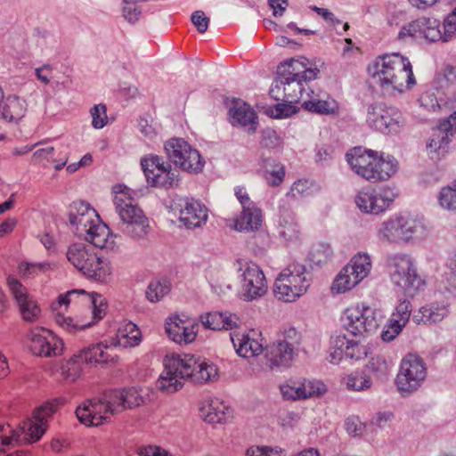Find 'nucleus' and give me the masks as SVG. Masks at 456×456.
Instances as JSON below:
<instances>
[{"instance_id": "nucleus-1", "label": "nucleus", "mask_w": 456, "mask_h": 456, "mask_svg": "<svg viewBox=\"0 0 456 456\" xmlns=\"http://www.w3.org/2000/svg\"><path fill=\"white\" fill-rule=\"evenodd\" d=\"M73 305L79 309L75 317L65 316L61 313L54 315L55 322L64 330L75 333L91 328L102 321L108 309L106 298L97 292H87L84 289H72L58 296L52 307L57 310Z\"/></svg>"}, {"instance_id": "nucleus-2", "label": "nucleus", "mask_w": 456, "mask_h": 456, "mask_svg": "<svg viewBox=\"0 0 456 456\" xmlns=\"http://www.w3.org/2000/svg\"><path fill=\"white\" fill-rule=\"evenodd\" d=\"M308 60L290 59L279 66V78L271 88L270 94L276 101L290 103H303L309 93L305 86L309 81L317 78L320 70L314 65H309Z\"/></svg>"}, {"instance_id": "nucleus-3", "label": "nucleus", "mask_w": 456, "mask_h": 456, "mask_svg": "<svg viewBox=\"0 0 456 456\" xmlns=\"http://www.w3.org/2000/svg\"><path fill=\"white\" fill-rule=\"evenodd\" d=\"M346 158L352 170L370 183L387 182L399 170V162L393 155L363 146L352 148Z\"/></svg>"}, {"instance_id": "nucleus-4", "label": "nucleus", "mask_w": 456, "mask_h": 456, "mask_svg": "<svg viewBox=\"0 0 456 456\" xmlns=\"http://www.w3.org/2000/svg\"><path fill=\"white\" fill-rule=\"evenodd\" d=\"M371 77L381 88L398 93H403L416 84L410 60L399 53L378 56L372 64Z\"/></svg>"}, {"instance_id": "nucleus-5", "label": "nucleus", "mask_w": 456, "mask_h": 456, "mask_svg": "<svg viewBox=\"0 0 456 456\" xmlns=\"http://www.w3.org/2000/svg\"><path fill=\"white\" fill-rule=\"evenodd\" d=\"M114 205L123 225L124 232L132 239L140 240L145 239L151 225L148 217L129 196V189L126 186L116 187Z\"/></svg>"}, {"instance_id": "nucleus-6", "label": "nucleus", "mask_w": 456, "mask_h": 456, "mask_svg": "<svg viewBox=\"0 0 456 456\" xmlns=\"http://www.w3.org/2000/svg\"><path fill=\"white\" fill-rule=\"evenodd\" d=\"M66 258L70 265L88 278L107 282L112 277L110 262L91 251L84 243L70 244L66 251Z\"/></svg>"}, {"instance_id": "nucleus-7", "label": "nucleus", "mask_w": 456, "mask_h": 456, "mask_svg": "<svg viewBox=\"0 0 456 456\" xmlns=\"http://www.w3.org/2000/svg\"><path fill=\"white\" fill-rule=\"evenodd\" d=\"M310 287L305 266L292 262L283 268L275 279L273 292L283 302H295L306 293Z\"/></svg>"}, {"instance_id": "nucleus-8", "label": "nucleus", "mask_w": 456, "mask_h": 456, "mask_svg": "<svg viewBox=\"0 0 456 456\" xmlns=\"http://www.w3.org/2000/svg\"><path fill=\"white\" fill-rule=\"evenodd\" d=\"M320 191V186L313 180L300 178L296 180L290 186L285 195V203L281 207V232L280 234L287 240H291L297 236V224L291 218L289 220L287 207H292L298 203L301 199H307L314 196Z\"/></svg>"}, {"instance_id": "nucleus-9", "label": "nucleus", "mask_w": 456, "mask_h": 456, "mask_svg": "<svg viewBox=\"0 0 456 456\" xmlns=\"http://www.w3.org/2000/svg\"><path fill=\"white\" fill-rule=\"evenodd\" d=\"M390 279L395 286L413 296L425 286L412 259L407 255H395L388 259Z\"/></svg>"}, {"instance_id": "nucleus-10", "label": "nucleus", "mask_w": 456, "mask_h": 456, "mask_svg": "<svg viewBox=\"0 0 456 456\" xmlns=\"http://www.w3.org/2000/svg\"><path fill=\"white\" fill-rule=\"evenodd\" d=\"M427 377V368L423 360L417 354H408L400 363L395 378V385L402 395L417 391Z\"/></svg>"}, {"instance_id": "nucleus-11", "label": "nucleus", "mask_w": 456, "mask_h": 456, "mask_svg": "<svg viewBox=\"0 0 456 456\" xmlns=\"http://www.w3.org/2000/svg\"><path fill=\"white\" fill-rule=\"evenodd\" d=\"M48 428V423L38 421L33 417L24 422L21 428H13L9 424H0V453H4L21 440V434H24V440L28 443L38 441Z\"/></svg>"}, {"instance_id": "nucleus-12", "label": "nucleus", "mask_w": 456, "mask_h": 456, "mask_svg": "<svg viewBox=\"0 0 456 456\" xmlns=\"http://www.w3.org/2000/svg\"><path fill=\"white\" fill-rule=\"evenodd\" d=\"M167 158L183 171L197 174L203 170L205 160L200 152L182 138H172L165 144Z\"/></svg>"}, {"instance_id": "nucleus-13", "label": "nucleus", "mask_w": 456, "mask_h": 456, "mask_svg": "<svg viewBox=\"0 0 456 456\" xmlns=\"http://www.w3.org/2000/svg\"><path fill=\"white\" fill-rule=\"evenodd\" d=\"M343 328L354 337L371 333L378 330L379 320L375 310L366 303L347 307L342 317Z\"/></svg>"}, {"instance_id": "nucleus-14", "label": "nucleus", "mask_w": 456, "mask_h": 456, "mask_svg": "<svg viewBox=\"0 0 456 456\" xmlns=\"http://www.w3.org/2000/svg\"><path fill=\"white\" fill-rule=\"evenodd\" d=\"M26 347L34 356L41 358L58 357L64 353V342L51 330L36 327L26 335Z\"/></svg>"}, {"instance_id": "nucleus-15", "label": "nucleus", "mask_w": 456, "mask_h": 456, "mask_svg": "<svg viewBox=\"0 0 456 456\" xmlns=\"http://www.w3.org/2000/svg\"><path fill=\"white\" fill-rule=\"evenodd\" d=\"M6 284L21 319L28 323L37 322L41 318L42 310L27 287L14 275L6 278Z\"/></svg>"}, {"instance_id": "nucleus-16", "label": "nucleus", "mask_w": 456, "mask_h": 456, "mask_svg": "<svg viewBox=\"0 0 456 456\" xmlns=\"http://www.w3.org/2000/svg\"><path fill=\"white\" fill-rule=\"evenodd\" d=\"M366 122L372 129L391 134L400 130L403 124L401 111L385 103H375L368 107Z\"/></svg>"}, {"instance_id": "nucleus-17", "label": "nucleus", "mask_w": 456, "mask_h": 456, "mask_svg": "<svg viewBox=\"0 0 456 456\" xmlns=\"http://www.w3.org/2000/svg\"><path fill=\"white\" fill-rule=\"evenodd\" d=\"M395 197L396 194L389 186L367 188L357 193L354 202L362 213L379 215L390 207Z\"/></svg>"}, {"instance_id": "nucleus-18", "label": "nucleus", "mask_w": 456, "mask_h": 456, "mask_svg": "<svg viewBox=\"0 0 456 456\" xmlns=\"http://www.w3.org/2000/svg\"><path fill=\"white\" fill-rule=\"evenodd\" d=\"M240 271L242 296L245 300H257L267 293V280L257 264L252 261L240 263Z\"/></svg>"}, {"instance_id": "nucleus-19", "label": "nucleus", "mask_w": 456, "mask_h": 456, "mask_svg": "<svg viewBox=\"0 0 456 456\" xmlns=\"http://www.w3.org/2000/svg\"><path fill=\"white\" fill-rule=\"evenodd\" d=\"M418 220L410 214H401L384 222L379 236L389 242L409 241L419 227Z\"/></svg>"}, {"instance_id": "nucleus-20", "label": "nucleus", "mask_w": 456, "mask_h": 456, "mask_svg": "<svg viewBox=\"0 0 456 456\" xmlns=\"http://www.w3.org/2000/svg\"><path fill=\"white\" fill-rule=\"evenodd\" d=\"M297 355L296 350L276 341L268 348L262 362L252 366V372L256 376H262L282 368H288Z\"/></svg>"}, {"instance_id": "nucleus-21", "label": "nucleus", "mask_w": 456, "mask_h": 456, "mask_svg": "<svg viewBox=\"0 0 456 456\" xmlns=\"http://www.w3.org/2000/svg\"><path fill=\"white\" fill-rule=\"evenodd\" d=\"M147 182L155 187L171 188L178 183L177 175L169 163L159 156L151 155L141 161Z\"/></svg>"}, {"instance_id": "nucleus-22", "label": "nucleus", "mask_w": 456, "mask_h": 456, "mask_svg": "<svg viewBox=\"0 0 456 456\" xmlns=\"http://www.w3.org/2000/svg\"><path fill=\"white\" fill-rule=\"evenodd\" d=\"M165 330L172 341L183 346L191 344L196 339L198 324L188 317L174 314L167 319Z\"/></svg>"}, {"instance_id": "nucleus-23", "label": "nucleus", "mask_w": 456, "mask_h": 456, "mask_svg": "<svg viewBox=\"0 0 456 456\" xmlns=\"http://www.w3.org/2000/svg\"><path fill=\"white\" fill-rule=\"evenodd\" d=\"M78 421L86 427H98L110 421L102 398H94L83 402L76 410Z\"/></svg>"}, {"instance_id": "nucleus-24", "label": "nucleus", "mask_w": 456, "mask_h": 456, "mask_svg": "<svg viewBox=\"0 0 456 456\" xmlns=\"http://www.w3.org/2000/svg\"><path fill=\"white\" fill-rule=\"evenodd\" d=\"M200 418L211 424L225 423L234 415L233 409L217 397H207L199 405Z\"/></svg>"}, {"instance_id": "nucleus-25", "label": "nucleus", "mask_w": 456, "mask_h": 456, "mask_svg": "<svg viewBox=\"0 0 456 456\" xmlns=\"http://www.w3.org/2000/svg\"><path fill=\"white\" fill-rule=\"evenodd\" d=\"M231 339L236 353L241 357L251 358L263 352V339L254 330L232 332Z\"/></svg>"}, {"instance_id": "nucleus-26", "label": "nucleus", "mask_w": 456, "mask_h": 456, "mask_svg": "<svg viewBox=\"0 0 456 456\" xmlns=\"http://www.w3.org/2000/svg\"><path fill=\"white\" fill-rule=\"evenodd\" d=\"M208 218V208L196 199H186L179 211V221L188 229L200 228Z\"/></svg>"}, {"instance_id": "nucleus-27", "label": "nucleus", "mask_w": 456, "mask_h": 456, "mask_svg": "<svg viewBox=\"0 0 456 456\" xmlns=\"http://www.w3.org/2000/svg\"><path fill=\"white\" fill-rule=\"evenodd\" d=\"M99 219L97 212L88 203L83 201L74 203L69 214V224L79 235H84L86 228Z\"/></svg>"}, {"instance_id": "nucleus-28", "label": "nucleus", "mask_w": 456, "mask_h": 456, "mask_svg": "<svg viewBox=\"0 0 456 456\" xmlns=\"http://www.w3.org/2000/svg\"><path fill=\"white\" fill-rule=\"evenodd\" d=\"M330 343L333 349L330 354L332 363L338 362L344 355L348 358L356 359L361 357L362 352L358 341L348 338L343 333L332 336Z\"/></svg>"}, {"instance_id": "nucleus-29", "label": "nucleus", "mask_w": 456, "mask_h": 456, "mask_svg": "<svg viewBox=\"0 0 456 456\" xmlns=\"http://www.w3.org/2000/svg\"><path fill=\"white\" fill-rule=\"evenodd\" d=\"M232 125H240L254 133L256 130L257 117L251 106L244 102L236 101L229 110Z\"/></svg>"}, {"instance_id": "nucleus-30", "label": "nucleus", "mask_w": 456, "mask_h": 456, "mask_svg": "<svg viewBox=\"0 0 456 456\" xmlns=\"http://www.w3.org/2000/svg\"><path fill=\"white\" fill-rule=\"evenodd\" d=\"M86 364L98 365L117 362L118 357L111 354L109 345L100 342L78 350Z\"/></svg>"}, {"instance_id": "nucleus-31", "label": "nucleus", "mask_w": 456, "mask_h": 456, "mask_svg": "<svg viewBox=\"0 0 456 456\" xmlns=\"http://www.w3.org/2000/svg\"><path fill=\"white\" fill-rule=\"evenodd\" d=\"M86 229V232L84 233L85 238L95 247L106 249H114L116 248L114 239L117 236L100 219Z\"/></svg>"}, {"instance_id": "nucleus-32", "label": "nucleus", "mask_w": 456, "mask_h": 456, "mask_svg": "<svg viewBox=\"0 0 456 456\" xmlns=\"http://www.w3.org/2000/svg\"><path fill=\"white\" fill-rule=\"evenodd\" d=\"M263 211L258 205L241 209L240 214L232 220V227L238 232H255L263 224Z\"/></svg>"}, {"instance_id": "nucleus-33", "label": "nucleus", "mask_w": 456, "mask_h": 456, "mask_svg": "<svg viewBox=\"0 0 456 456\" xmlns=\"http://www.w3.org/2000/svg\"><path fill=\"white\" fill-rule=\"evenodd\" d=\"M164 364H167L169 369L182 380L189 379L191 381L193 367L195 365V356L192 354H175L167 355L164 358Z\"/></svg>"}, {"instance_id": "nucleus-34", "label": "nucleus", "mask_w": 456, "mask_h": 456, "mask_svg": "<svg viewBox=\"0 0 456 456\" xmlns=\"http://www.w3.org/2000/svg\"><path fill=\"white\" fill-rule=\"evenodd\" d=\"M301 106L309 112L320 115H337L339 112V105L336 100L330 96L324 100L318 99L312 90L305 94Z\"/></svg>"}, {"instance_id": "nucleus-35", "label": "nucleus", "mask_w": 456, "mask_h": 456, "mask_svg": "<svg viewBox=\"0 0 456 456\" xmlns=\"http://www.w3.org/2000/svg\"><path fill=\"white\" fill-rule=\"evenodd\" d=\"M86 364L80 352L77 350L60 364V379L68 384H74L83 375V365Z\"/></svg>"}, {"instance_id": "nucleus-36", "label": "nucleus", "mask_w": 456, "mask_h": 456, "mask_svg": "<svg viewBox=\"0 0 456 456\" xmlns=\"http://www.w3.org/2000/svg\"><path fill=\"white\" fill-rule=\"evenodd\" d=\"M57 269L58 264L53 261H20L17 265V273L23 280H34L40 275L53 273Z\"/></svg>"}, {"instance_id": "nucleus-37", "label": "nucleus", "mask_w": 456, "mask_h": 456, "mask_svg": "<svg viewBox=\"0 0 456 456\" xmlns=\"http://www.w3.org/2000/svg\"><path fill=\"white\" fill-rule=\"evenodd\" d=\"M142 341V334L138 327L131 322L122 323L111 340L114 346L129 348L138 346Z\"/></svg>"}, {"instance_id": "nucleus-38", "label": "nucleus", "mask_w": 456, "mask_h": 456, "mask_svg": "<svg viewBox=\"0 0 456 456\" xmlns=\"http://www.w3.org/2000/svg\"><path fill=\"white\" fill-rule=\"evenodd\" d=\"M200 321L204 328L212 330H232L237 326V318L229 313L212 312L201 314Z\"/></svg>"}, {"instance_id": "nucleus-39", "label": "nucleus", "mask_w": 456, "mask_h": 456, "mask_svg": "<svg viewBox=\"0 0 456 456\" xmlns=\"http://www.w3.org/2000/svg\"><path fill=\"white\" fill-rule=\"evenodd\" d=\"M26 110L27 105L23 99L10 96L0 106V118L8 122H16L24 117Z\"/></svg>"}, {"instance_id": "nucleus-40", "label": "nucleus", "mask_w": 456, "mask_h": 456, "mask_svg": "<svg viewBox=\"0 0 456 456\" xmlns=\"http://www.w3.org/2000/svg\"><path fill=\"white\" fill-rule=\"evenodd\" d=\"M191 381L196 384H206L214 382L219 378L218 367L208 361L200 360L195 357Z\"/></svg>"}, {"instance_id": "nucleus-41", "label": "nucleus", "mask_w": 456, "mask_h": 456, "mask_svg": "<svg viewBox=\"0 0 456 456\" xmlns=\"http://www.w3.org/2000/svg\"><path fill=\"white\" fill-rule=\"evenodd\" d=\"M362 281L355 273L346 265L335 277L331 290L336 294L346 293L356 287Z\"/></svg>"}, {"instance_id": "nucleus-42", "label": "nucleus", "mask_w": 456, "mask_h": 456, "mask_svg": "<svg viewBox=\"0 0 456 456\" xmlns=\"http://www.w3.org/2000/svg\"><path fill=\"white\" fill-rule=\"evenodd\" d=\"M419 26L420 39L429 42H438L442 38L440 20L434 17H419Z\"/></svg>"}, {"instance_id": "nucleus-43", "label": "nucleus", "mask_w": 456, "mask_h": 456, "mask_svg": "<svg viewBox=\"0 0 456 456\" xmlns=\"http://www.w3.org/2000/svg\"><path fill=\"white\" fill-rule=\"evenodd\" d=\"M183 381L167 364H164V370L157 380V387L162 392L174 393L183 387Z\"/></svg>"}, {"instance_id": "nucleus-44", "label": "nucleus", "mask_w": 456, "mask_h": 456, "mask_svg": "<svg viewBox=\"0 0 456 456\" xmlns=\"http://www.w3.org/2000/svg\"><path fill=\"white\" fill-rule=\"evenodd\" d=\"M286 175L285 167L281 162L267 160L263 171V177L271 187L280 186Z\"/></svg>"}, {"instance_id": "nucleus-45", "label": "nucleus", "mask_w": 456, "mask_h": 456, "mask_svg": "<svg viewBox=\"0 0 456 456\" xmlns=\"http://www.w3.org/2000/svg\"><path fill=\"white\" fill-rule=\"evenodd\" d=\"M65 402L66 400L62 397H56L46 401L34 410L33 418L38 419V421L48 423V419L56 413Z\"/></svg>"}, {"instance_id": "nucleus-46", "label": "nucleus", "mask_w": 456, "mask_h": 456, "mask_svg": "<svg viewBox=\"0 0 456 456\" xmlns=\"http://www.w3.org/2000/svg\"><path fill=\"white\" fill-rule=\"evenodd\" d=\"M450 142L449 136L434 129L427 143V149L430 154L436 155V158L444 157L449 151Z\"/></svg>"}, {"instance_id": "nucleus-47", "label": "nucleus", "mask_w": 456, "mask_h": 456, "mask_svg": "<svg viewBox=\"0 0 456 456\" xmlns=\"http://www.w3.org/2000/svg\"><path fill=\"white\" fill-rule=\"evenodd\" d=\"M346 265L361 281L370 274L372 266L370 257L366 253L354 255Z\"/></svg>"}, {"instance_id": "nucleus-48", "label": "nucleus", "mask_w": 456, "mask_h": 456, "mask_svg": "<svg viewBox=\"0 0 456 456\" xmlns=\"http://www.w3.org/2000/svg\"><path fill=\"white\" fill-rule=\"evenodd\" d=\"M437 202L444 210L456 211V179L440 189Z\"/></svg>"}, {"instance_id": "nucleus-49", "label": "nucleus", "mask_w": 456, "mask_h": 456, "mask_svg": "<svg viewBox=\"0 0 456 456\" xmlns=\"http://www.w3.org/2000/svg\"><path fill=\"white\" fill-rule=\"evenodd\" d=\"M102 398L110 416L118 414L126 411L120 389L108 391Z\"/></svg>"}, {"instance_id": "nucleus-50", "label": "nucleus", "mask_w": 456, "mask_h": 456, "mask_svg": "<svg viewBox=\"0 0 456 456\" xmlns=\"http://www.w3.org/2000/svg\"><path fill=\"white\" fill-rule=\"evenodd\" d=\"M342 381L346 385V388L352 391L367 390L371 386V380L370 378L363 372L360 371L346 375Z\"/></svg>"}, {"instance_id": "nucleus-51", "label": "nucleus", "mask_w": 456, "mask_h": 456, "mask_svg": "<svg viewBox=\"0 0 456 456\" xmlns=\"http://www.w3.org/2000/svg\"><path fill=\"white\" fill-rule=\"evenodd\" d=\"M170 291L169 281H154L151 282L146 290V297L151 302H158L161 300Z\"/></svg>"}, {"instance_id": "nucleus-52", "label": "nucleus", "mask_w": 456, "mask_h": 456, "mask_svg": "<svg viewBox=\"0 0 456 456\" xmlns=\"http://www.w3.org/2000/svg\"><path fill=\"white\" fill-rule=\"evenodd\" d=\"M123 396V403L126 410H132L144 403V397L141 392L134 387L120 389Z\"/></svg>"}, {"instance_id": "nucleus-53", "label": "nucleus", "mask_w": 456, "mask_h": 456, "mask_svg": "<svg viewBox=\"0 0 456 456\" xmlns=\"http://www.w3.org/2000/svg\"><path fill=\"white\" fill-rule=\"evenodd\" d=\"M326 386L317 380L304 379L302 381L303 400L319 397L326 392Z\"/></svg>"}, {"instance_id": "nucleus-54", "label": "nucleus", "mask_w": 456, "mask_h": 456, "mask_svg": "<svg viewBox=\"0 0 456 456\" xmlns=\"http://www.w3.org/2000/svg\"><path fill=\"white\" fill-rule=\"evenodd\" d=\"M397 39L401 42L420 40L419 19L404 24L398 32Z\"/></svg>"}, {"instance_id": "nucleus-55", "label": "nucleus", "mask_w": 456, "mask_h": 456, "mask_svg": "<svg viewBox=\"0 0 456 456\" xmlns=\"http://www.w3.org/2000/svg\"><path fill=\"white\" fill-rule=\"evenodd\" d=\"M281 335L282 338L277 340V342L287 345L297 353V348L302 343V334L294 327H288L282 330Z\"/></svg>"}, {"instance_id": "nucleus-56", "label": "nucleus", "mask_w": 456, "mask_h": 456, "mask_svg": "<svg viewBox=\"0 0 456 456\" xmlns=\"http://www.w3.org/2000/svg\"><path fill=\"white\" fill-rule=\"evenodd\" d=\"M245 456H284V450L279 446L253 445L246 450Z\"/></svg>"}, {"instance_id": "nucleus-57", "label": "nucleus", "mask_w": 456, "mask_h": 456, "mask_svg": "<svg viewBox=\"0 0 456 456\" xmlns=\"http://www.w3.org/2000/svg\"><path fill=\"white\" fill-rule=\"evenodd\" d=\"M281 393L285 400H303L302 381L287 382L280 387Z\"/></svg>"}, {"instance_id": "nucleus-58", "label": "nucleus", "mask_w": 456, "mask_h": 456, "mask_svg": "<svg viewBox=\"0 0 456 456\" xmlns=\"http://www.w3.org/2000/svg\"><path fill=\"white\" fill-rule=\"evenodd\" d=\"M404 327L405 324L402 323L397 319L390 317L381 333L383 341L390 342L394 340Z\"/></svg>"}, {"instance_id": "nucleus-59", "label": "nucleus", "mask_w": 456, "mask_h": 456, "mask_svg": "<svg viewBox=\"0 0 456 456\" xmlns=\"http://www.w3.org/2000/svg\"><path fill=\"white\" fill-rule=\"evenodd\" d=\"M92 126L96 129L102 128L108 122L107 109L104 104H97L91 109Z\"/></svg>"}, {"instance_id": "nucleus-60", "label": "nucleus", "mask_w": 456, "mask_h": 456, "mask_svg": "<svg viewBox=\"0 0 456 456\" xmlns=\"http://www.w3.org/2000/svg\"><path fill=\"white\" fill-rule=\"evenodd\" d=\"M296 104L297 103H290L287 102L278 103L274 106L273 110H271V116L275 118H283L290 117L297 113L298 110V107Z\"/></svg>"}, {"instance_id": "nucleus-61", "label": "nucleus", "mask_w": 456, "mask_h": 456, "mask_svg": "<svg viewBox=\"0 0 456 456\" xmlns=\"http://www.w3.org/2000/svg\"><path fill=\"white\" fill-rule=\"evenodd\" d=\"M411 314V304L409 300L403 299L399 302L391 317L397 319L403 324H407Z\"/></svg>"}, {"instance_id": "nucleus-62", "label": "nucleus", "mask_w": 456, "mask_h": 456, "mask_svg": "<svg viewBox=\"0 0 456 456\" xmlns=\"http://www.w3.org/2000/svg\"><path fill=\"white\" fill-rule=\"evenodd\" d=\"M441 41L447 42L456 34V12L452 11L444 20Z\"/></svg>"}, {"instance_id": "nucleus-63", "label": "nucleus", "mask_w": 456, "mask_h": 456, "mask_svg": "<svg viewBox=\"0 0 456 456\" xmlns=\"http://www.w3.org/2000/svg\"><path fill=\"white\" fill-rule=\"evenodd\" d=\"M435 129L451 138L456 133V111L442 120Z\"/></svg>"}, {"instance_id": "nucleus-64", "label": "nucleus", "mask_w": 456, "mask_h": 456, "mask_svg": "<svg viewBox=\"0 0 456 456\" xmlns=\"http://www.w3.org/2000/svg\"><path fill=\"white\" fill-rule=\"evenodd\" d=\"M123 14L126 20L129 22H135L139 20L141 15V9L137 6L135 2L124 0Z\"/></svg>"}]
</instances>
